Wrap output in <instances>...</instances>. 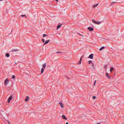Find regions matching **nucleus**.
<instances>
[{"label":"nucleus","instance_id":"c756f323","mask_svg":"<svg viewBox=\"0 0 124 124\" xmlns=\"http://www.w3.org/2000/svg\"><path fill=\"white\" fill-rule=\"evenodd\" d=\"M84 56V55H82L81 57L80 58V59H81V60H82V58Z\"/></svg>","mask_w":124,"mask_h":124},{"label":"nucleus","instance_id":"f3484780","mask_svg":"<svg viewBox=\"0 0 124 124\" xmlns=\"http://www.w3.org/2000/svg\"><path fill=\"white\" fill-rule=\"evenodd\" d=\"M44 69L43 68H42L41 69V72L42 73L43 72Z\"/></svg>","mask_w":124,"mask_h":124},{"label":"nucleus","instance_id":"cd10ccee","mask_svg":"<svg viewBox=\"0 0 124 124\" xmlns=\"http://www.w3.org/2000/svg\"><path fill=\"white\" fill-rule=\"evenodd\" d=\"M78 34L80 35V36H82V37H84V36L82 35L81 34Z\"/></svg>","mask_w":124,"mask_h":124},{"label":"nucleus","instance_id":"dca6fc26","mask_svg":"<svg viewBox=\"0 0 124 124\" xmlns=\"http://www.w3.org/2000/svg\"><path fill=\"white\" fill-rule=\"evenodd\" d=\"M98 5V4H96L94 5L93 6V7L94 8H95Z\"/></svg>","mask_w":124,"mask_h":124},{"label":"nucleus","instance_id":"a878e982","mask_svg":"<svg viewBox=\"0 0 124 124\" xmlns=\"http://www.w3.org/2000/svg\"><path fill=\"white\" fill-rule=\"evenodd\" d=\"M93 98L94 99H95L96 98V97L95 96H93Z\"/></svg>","mask_w":124,"mask_h":124},{"label":"nucleus","instance_id":"4c0bfd02","mask_svg":"<svg viewBox=\"0 0 124 124\" xmlns=\"http://www.w3.org/2000/svg\"><path fill=\"white\" fill-rule=\"evenodd\" d=\"M0 0V1H2V0Z\"/></svg>","mask_w":124,"mask_h":124},{"label":"nucleus","instance_id":"2eb2a0df","mask_svg":"<svg viewBox=\"0 0 124 124\" xmlns=\"http://www.w3.org/2000/svg\"><path fill=\"white\" fill-rule=\"evenodd\" d=\"M100 40V41L101 42L102 41H103V40L104 39V38H100L99 39Z\"/></svg>","mask_w":124,"mask_h":124},{"label":"nucleus","instance_id":"423d86ee","mask_svg":"<svg viewBox=\"0 0 124 124\" xmlns=\"http://www.w3.org/2000/svg\"><path fill=\"white\" fill-rule=\"evenodd\" d=\"M29 99V97L28 96H27L25 98V101H27Z\"/></svg>","mask_w":124,"mask_h":124},{"label":"nucleus","instance_id":"c85d7f7f","mask_svg":"<svg viewBox=\"0 0 124 124\" xmlns=\"http://www.w3.org/2000/svg\"><path fill=\"white\" fill-rule=\"evenodd\" d=\"M42 40L43 42H45V40L44 39H42Z\"/></svg>","mask_w":124,"mask_h":124},{"label":"nucleus","instance_id":"393cba45","mask_svg":"<svg viewBox=\"0 0 124 124\" xmlns=\"http://www.w3.org/2000/svg\"><path fill=\"white\" fill-rule=\"evenodd\" d=\"M96 80H95L94 82V84H93V85H95V84L96 83Z\"/></svg>","mask_w":124,"mask_h":124},{"label":"nucleus","instance_id":"f03ea898","mask_svg":"<svg viewBox=\"0 0 124 124\" xmlns=\"http://www.w3.org/2000/svg\"><path fill=\"white\" fill-rule=\"evenodd\" d=\"M9 82L8 80V78H7L4 81V84L5 85H7Z\"/></svg>","mask_w":124,"mask_h":124},{"label":"nucleus","instance_id":"7ed1b4c3","mask_svg":"<svg viewBox=\"0 0 124 124\" xmlns=\"http://www.w3.org/2000/svg\"><path fill=\"white\" fill-rule=\"evenodd\" d=\"M12 98V95H11L10 97L8 98V102L9 103L10 102V101H11Z\"/></svg>","mask_w":124,"mask_h":124},{"label":"nucleus","instance_id":"6e6552de","mask_svg":"<svg viewBox=\"0 0 124 124\" xmlns=\"http://www.w3.org/2000/svg\"><path fill=\"white\" fill-rule=\"evenodd\" d=\"M62 117L64 119H65V120L67 119V118L64 115H62Z\"/></svg>","mask_w":124,"mask_h":124},{"label":"nucleus","instance_id":"aec40b11","mask_svg":"<svg viewBox=\"0 0 124 124\" xmlns=\"http://www.w3.org/2000/svg\"><path fill=\"white\" fill-rule=\"evenodd\" d=\"M104 46L102 47L100 49V51H101L104 48Z\"/></svg>","mask_w":124,"mask_h":124},{"label":"nucleus","instance_id":"412c9836","mask_svg":"<svg viewBox=\"0 0 124 124\" xmlns=\"http://www.w3.org/2000/svg\"><path fill=\"white\" fill-rule=\"evenodd\" d=\"M15 75H13L12 77V78L13 79H14L15 78Z\"/></svg>","mask_w":124,"mask_h":124},{"label":"nucleus","instance_id":"c9c22d12","mask_svg":"<svg viewBox=\"0 0 124 124\" xmlns=\"http://www.w3.org/2000/svg\"><path fill=\"white\" fill-rule=\"evenodd\" d=\"M100 124V123H98L96 124Z\"/></svg>","mask_w":124,"mask_h":124},{"label":"nucleus","instance_id":"f8f14e48","mask_svg":"<svg viewBox=\"0 0 124 124\" xmlns=\"http://www.w3.org/2000/svg\"><path fill=\"white\" fill-rule=\"evenodd\" d=\"M62 24H61L60 25H58L57 27V29H58L59 28H60L61 27V26H62Z\"/></svg>","mask_w":124,"mask_h":124},{"label":"nucleus","instance_id":"e433bc0d","mask_svg":"<svg viewBox=\"0 0 124 124\" xmlns=\"http://www.w3.org/2000/svg\"><path fill=\"white\" fill-rule=\"evenodd\" d=\"M56 0V1H58V0Z\"/></svg>","mask_w":124,"mask_h":124},{"label":"nucleus","instance_id":"bb28decb","mask_svg":"<svg viewBox=\"0 0 124 124\" xmlns=\"http://www.w3.org/2000/svg\"><path fill=\"white\" fill-rule=\"evenodd\" d=\"M92 66L93 67V68H94V65H93V63H92Z\"/></svg>","mask_w":124,"mask_h":124},{"label":"nucleus","instance_id":"a211bd4d","mask_svg":"<svg viewBox=\"0 0 124 124\" xmlns=\"http://www.w3.org/2000/svg\"><path fill=\"white\" fill-rule=\"evenodd\" d=\"M113 68H111L110 69V71L111 72H112V71L113 70Z\"/></svg>","mask_w":124,"mask_h":124},{"label":"nucleus","instance_id":"ddd939ff","mask_svg":"<svg viewBox=\"0 0 124 124\" xmlns=\"http://www.w3.org/2000/svg\"><path fill=\"white\" fill-rule=\"evenodd\" d=\"M106 76H107L108 78H110V77L109 76V74H108V73H107L106 74Z\"/></svg>","mask_w":124,"mask_h":124},{"label":"nucleus","instance_id":"f257e3e1","mask_svg":"<svg viewBox=\"0 0 124 124\" xmlns=\"http://www.w3.org/2000/svg\"><path fill=\"white\" fill-rule=\"evenodd\" d=\"M92 22L94 23H95L97 24H100L101 23V21L96 22L95 21V20L94 19H93L92 20Z\"/></svg>","mask_w":124,"mask_h":124},{"label":"nucleus","instance_id":"39448f33","mask_svg":"<svg viewBox=\"0 0 124 124\" xmlns=\"http://www.w3.org/2000/svg\"><path fill=\"white\" fill-rule=\"evenodd\" d=\"M93 54H92L90 55L89 56V58L91 59H93Z\"/></svg>","mask_w":124,"mask_h":124},{"label":"nucleus","instance_id":"5701e85b","mask_svg":"<svg viewBox=\"0 0 124 124\" xmlns=\"http://www.w3.org/2000/svg\"><path fill=\"white\" fill-rule=\"evenodd\" d=\"M92 62V61L91 60L89 61L88 62V63L89 64H90Z\"/></svg>","mask_w":124,"mask_h":124},{"label":"nucleus","instance_id":"6ab92c4d","mask_svg":"<svg viewBox=\"0 0 124 124\" xmlns=\"http://www.w3.org/2000/svg\"><path fill=\"white\" fill-rule=\"evenodd\" d=\"M82 60L81 59L78 62V64H80L81 63V61Z\"/></svg>","mask_w":124,"mask_h":124},{"label":"nucleus","instance_id":"4be33fe9","mask_svg":"<svg viewBox=\"0 0 124 124\" xmlns=\"http://www.w3.org/2000/svg\"><path fill=\"white\" fill-rule=\"evenodd\" d=\"M21 16L22 17H26V15H21Z\"/></svg>","mask_w":124,"mask_h":124},{"label":"nucleus","instance_id":"0eeeda50","mask_svg":"<svg viewBox=\"0 0 124 124\" xmlns=\"http://www.w3.org/2000/svg\"><path fill=\"white\" fill-rule=\"evenodd\" d=\"M50 40H46V41L45 42L44 44V45H45L47 44L49 41Z\"/></svg>","mask_w":124,"mask_h":124},{"label":"nucleus","instance_id":"9b49d317","mask_svg":"<svg viewBox=\"0 0 124 124\" xmlns=\"http://www.w3.org/2000/svg\"><path fill=\"white\" fill-rule=\"evenodd\" d=\"M4 113V112L3 111H2L0 112V116H3V115L2 114H3Z\"/></svg>","mask_w":124,"mask_h":124},{"label":"nucleus","instance_id":"72a5a7b5","mask_svg":"<svg viewBox=\"0 0 124 124\" xmlns=\"http://www.w3.org/2000/svg\"><path fill=\"white\" fill-rule=\"evenodd\" d=\"M14 51H17V49H14Z\"/></svg>","mask_w":124,"mask_h":124},{"label":"nucleus","instance_id":"7c9ffc66","mask_svg":"<svg viewBox=\"0 0 124 124\" xmlns=\"http://www.w3.org/2000/svg\"><path fill=\"white\" fill-rule=\"evenodd\" d=\"M115 2H112V3H111V5H112V4H113L114 3H115Z\"/></svg>","mask_w":124,"mask_h":124},{"label":"nucleus","instance_id":"473e14b6","mask_svg":"<svg viewBox=\"0 0 124 124\" xmlns=\"http://www.w3.org/2000/svg\"><path fill=\"white\" fill-rule=\"evenodd\" d=\"M59 53H61V52H56V53H57V54Z\"/></svg>","mask_w":124,"mask_h":124},{"label":"nucleus","instance_id":"9d476101","mask_svg":"<svg viewBox=\"0 0 124 124\" xmlns=\"http://www.w3.org/2000/svg\"><path fill=\"white\" fill-rule=\"evenodd\" d=\"M59 104L61 106V107L62 108H63L64 107V106H63V105L62 103L61 102H59Z\"/></svg>","mask_w":124,"mask_h":124},{"label":"nucleus","instance_id":"1a4fd4ad","mask_svg":"<svg viewBox=\"0 0 124 124\" xmlns=\"http://www.w3.org/2000/svg\"><path fill=\"white\" fill-rule=\"evenodd\" d=\"M46 66V63H44L42 65V67L43 68L45 69V68Z\"/></svg>","mask_w":124,"mask_h":124},{"label":"nucleus","instance_id":"2f4dec72","mask_svg":"<svg viewBox=\"0 0 124 124\" xmlns=\"http://www.w3.org/2000/svg\"><path fill=\"white\" fill-rule=\"evenodd\" d=\"M107 65H105L104 66V68H106V67H107Z\"/></svg>","mask_w":124,"mask_h":124},{"label":"nucleus","instance_id":"f704fd0d","mask_svg":"<svg viewBox=\"0 0 124 124\" xmlns=\"http://www.w3.org/2000/svg\"><path fill=\"white\" fill-rule=\"evenodd\" d=\"M66 124H68V122H66Z\"/></svg>","mask_w":124,"mask_h":124},{"label":"nucleus","instance_id":"20e7f679","mask_svg":"<svg viewBox=\"0 0 124 124\" xmlns=\"http://www.w3.org/2000/svg\"><path fill=\"white\" fill-rule=\"evenodd\" d=\"M87 28L90 31H92L93 30V29L91 27H88Z\"/></svg>","mask_w":124,"mask_h":124},{"label":"nucleus","instance_id":"b1692460","mask_svg":"<svg viewBox=\"0 0 124 124\" xmlns=\"http://www.w3.org/2000/svg\"><path fill=\"white\" fill-rule=\"evenodd\" d=\"M48 35H46L45 34H44L43 35V37H45V36H47Z\"/></svg>","mask_w":124,"mask_h":124},{"label":"nucleus","instance_id":"4468645a","mask_svg":"<svg viewBox=\"0 0 124 124\" xmlns=\"http://www.w3.org/2000/svg\"><path fill=\"white\" fill-rule=\"evenodd\" d=\"M6 56L7 57H8L9 56V54L8 53H7L6 54Z\"/></svg>","mask_w":124,"mask_h":124}]
</instances>
